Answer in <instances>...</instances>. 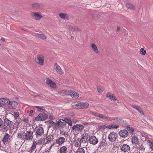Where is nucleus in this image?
<instances>
[{
    "instance_id": "nucleus-21",
    "label": "nucleus",
    "mask_w": 153,
    "mask_h": 153,
    "mask_svg": "<svg viewBox=\"0 0 153 153\" xmlns=\"http://www.w3.org/2000/svg\"><path fill=\"white\" fill-rule=\"evenodd\" d=\"M131 106L135 108V109L137 110V111H138L140 113L142 114V115H143V110L142 109H141V108H140V107H138V106H137V105H131Z\"/></svg>"
},
{
    "instance_id": "nucleus-24",
    "label": "nucleus",
    "mask_w": 153,
    "mask_h": 153,
    "mask_svg": "<svg viewBox=\"0 0 153 153\" xmlns=\"http://www.w3.org/2000/svg\"><path fill=\"white\" fill-rule=\"evenodd\" d=\"M89 107V104L88 102H80V108H87Z\"/></svg>"
},
{
    "instance_id": "nucleus-6",
    "label": "nucleus",
    "mask_w": 153,
    "mask_h": 153,
    "mask_svg": "<svg viewBox=\"0 0 153 153\" xmlns=\"http://www.w3.org/2000/svg\"><path fill=\"white\" fill-rule=\"evenodd\" d=\"M84 128L83 125L81 124H76L73 126L72 127V129L75 132H79L82 130Z\"/></svg>"
},
{
    "instance_id": "nucleus-11",
    "label": "nucleus",
    "mask_w": 153,
    "mask_h": 153,
    "mask_svg": "<svg viewBox=\"0 0 153 153\" xmlns=\"http://www.w3.org/2000/svg\"><path fill=\"white\" fill-rule=\"evenodd\" d=\"M54 67H55V69L56 70V72L60 74H63L64 73V72L62 69L59 66V65L57 64L56 62L54 64Z\"/></svg>"
},
{
    "instance_id": "nucleus-42",
    "label": "nucleus",
    "mask_w": 153,
    "mask_h": 153,
    "mask_svg": "<svg viewBox=\"0 0 153 153\" xmlns=\"http://www.w3.org/2000/svg\"><path fill=\"white\" fill-rule=\"evenodd\" d=\"M140 52L142 55H144L146 53V51L144 48H141L140 50Z\"/></svg>"
},
{
    "instance_id": "nucleus-63",
    "label": "nucleus",
    "mask_w": 153,
    "mask_h": 153,
    "mask_svg": "<svg viewBox=\"0 0 153 153\" xmlns=\"http://www.w3.org/2000/svg\"><path fill=\"white\" fill-rule=\"evenodd\" d=\"M17 124H18V125H19V123H17Z\"/></svg>"
},
{
    "instance_id": "nucleus-1",
    "label": "nucleus",
    "mask_w": 153,
    "mask_h": 153,
    "mask_svg": "<svg viewBox=\"0 0 153 153\" xmlns=\"http://www.w3.org/2000/svg\"><path fill=\"white\" fill-rule=\"evenodd\" d=\"M33 132L31 130L27 131L26 132L22 131L19 133L17 134V137L19 139H22L25 140H30L33 139Z\"/></svg>"
},
{
    "instance_id": "nucleus-28",
    "label": "nucleus",
    "mask_w": 153,
    "mask_h": 153,
    "mask_svg": "<svg viewBox=\"0 0 153 153\" xmlns=\"http://www.w3.org/2000/svg\"><path fill=\"white\" fill-rule=\"evenodd\" d=\"M64 121L67 123L70 126H72V123L71 119L68 117H65L64 118Z\"/></svg>"
},
{
    "instance_id": "nucleus-52",
    "label": "nucleus",
    "mask_w": 153,
    "mask_h": 153,
    "mask_svg": "<svg viewBox=\"0 0 153 153\" xmlns=\"http://www.w3.org/2000/svg\"><path fill=\"white\" fill-rule=\"evenodd\" d=\"M152 145V150H153V142H152V141H151L150 140H148V141Z\"/></svg>"
},
{
    "instance_id": "nucleus-13",
    "label": "nucleus",
    "mask_w": 153,
    "mask_h": 153,
    "mask_svg": "<svg viewBox=\"0 0 153 153\" xmlns=\"http://www.w3.org/2000/svg\"><path fill=\"white\" fill-rule=\"evenodd\" d=\"M90 113L94 116H96V117H98L102 119L104 121H105V116L103 115L102 114H100V113H97L96 112H94V111H91Z\"/></svg>"
},
{
    "instance_id": "nucleus-8",
    "label": "nucleus",
    "mask_w": 153,
    "mask_h": 153,
    "mask_svg": "<svg viewBox=\"0 0 153 153\" xmlns=\"http://www.w3.org/2000/svg\"><path fill=\"white\" fill-rule=\"evenodd\" d=\"M44 56L42 55H39L37 57L36 59V62L38 63L41 65H43L44 63Z\"/></svg>"
},
{
    "instance_id": "nucleus-16",
    "label": "nucleus",
    "mask_w": 153,
    "mask_h": 153,
    "mask_svg": "<svg viewBox=\"0 0 153 153\" xmlns=\"http://www.w3.org/2000/svg\"><path fill=\"white\" fill-rule=\"evenodd\" d=\"M119 134L120 136L123 137H127L128 135V131L127 130H126V129L120 130Z\"/></svg>"
},
{
    "instance_id": "nucleus-53",
    "label": "nucleus",
    "mask_w": 153,
    "mask_h": 153,
    "mask_svg": "<svg viewBox=\"0 0 153 153\" xmlns=\"http://www.w3.org/2000/svg\"><path fill=\"white\" fill-rule=\"evenodd\" d=\"M80 28L78 27H77V26H76V31H80Z\"/></svg>"
},
{
    "instance_id": "nucleus-18",
    "label": "nucleus",
    "mask_w": 153,
    "mask_h": 153,
    "mask_svg": "<svg viewBox=\"0 0 153 153\" xmlns=\"http://www.w3.org/2000/svg\"><path fill=\"white\" fill-rule=\"evenodd\" d=\"M65 141V138L63 137H60L57 138L56 140L57 144L59 145L62 144Z\"/></svg>"
},
{
    "instance_id": "nucleus-17",
    "label": "nucleus",
    "mask_w": 153,
    "mask_h": 153,
    "mask_svg": "<svg viewBox=\"0 0 153 153\" xmlns=\"http://www.w3.org/2000/svg\"><path fill=\"white\" fill-rule=\"evenodd\" d=\"M32 16H33L34 18L36 20H39L42 16L39 12H32L31 13Z\"/></svg>"
},
{
    "instance_id": "nucleus-40",
    "label": "nucleus",
    "mask_w": 153,
    "mask_h": 153,
    "mask_svg": "<svg viewBox=\"0 0 153 153\" xmlns=\"http://www.w3.org/2000/svg\"><path fill=\"white\" fill-rule=\"evenodd\" d=\"M82 143L81 141V139L79 141H75L74 142V146L76 147L80 146Z\"/></svg>"
},
{
    "instance_id": "nucleus-56",
    "label": "nucleus",
    "mask_w": 153,
    "mask_h": 153,
    "mask_svg": "<svg viewBox=\"0 0 153 153\" xmlns=\"http://www.w3.org/2000/svg\"><path fill=\"white\" fill-rule=\"evenodd\" d=\"M49 118H50V119H53V117H52L51 116H50V115L49 116Z\"/></svg>"
},
{
    "instance_id": "nucleus-30",
    "label": "nucleus",
    "mask_w": 153,
    "mask_h": 153,
    "mask_svg": "<svg viewBox=\"0 0 153 153\" xmlns=\"http://www.w3.org/2000/svg\"><path fill=\"white\" fill-rule=\"evenodd\" d=\"M68 148L66 146H62L59 149L60 153H66Z\"/></svg>"
},
{
    "instance_id": "nucleus-62",
    "label": "nucleus",
    "mask_w": 153,
    "mask_h": 153,
    "mask_svg": "<svg viewBox=\"0 0 153 153\" xmlns=\"http://www.w3.org/2000/svg\"><path fill=\"white\" fill-rule=\"evenodd\" d=\"M48 142V141H47V142L45 143L46 144H47V143Z\"/></svg>"
},
{
    "instance_id": "nucleus-54",
    "label": "nucleus",
    "mask_w": 153,
    "mask_h": 153,
    "mask_svg": "<svg viewBox=\"0 0 153 153\" xmlns=\"http://www.w3.org/2000/svg\"><path fill=\"white\" fill-rule=\"evenodd\" d=\"M34 111H33V110H31L30 111V114H32L33 113Z\"/></svg>"
},
{
    "instance_id": "nucleus-9",
    "label": "nucleus",
    "mask_w": 153,
    "mask_h": 153,
    "mask_svg": "<svg viewBox=\"0 0 153 153\" xmlns=\"http://www.w3.org/2000/svg\"><path fill=\"white\" fill-rule=\"evenodd\" d=\"M130 147L128 144H121L120 146V149L123 152H127L130 150Z\"/></svg>"
},
{
    "instance_id": "nucleus-39",
    "label": "nucleus",
    "mask_w": 153,
    "mask_h": 153,
    "mask_svg": "<svg viewBox=\"0 0 153 153\" xmlns=\"http://www.w3.org/2000/svg\"><path fill=\"white\" fill-rule=\"evenodd\" d=\"M127 131H128L129 133H133L134 131V129L133 127H127L126 128Z\"/></svg>"
},
{
    "instance_id": "nucleus-25",
    "label": "nucleus",
    "mask_w": 153,
    "mask_h": 153,
    "mask_svg": "<svg viewBox=\"0 0 153 153\" xmlns=\"http://www.w3.org/2000/svg\"><path fill=\"white\" fill-rule=\"evenodd\" d=\"M48 122L49 124V127H53L54 128H56L57 127V122L55 123L53 121H48Z\"/></svg>"
},
{
    "instance_id": "nucleus-15",
    "label": "nucleus",
    "mask_w": 153,
    "mask_h": 153,
    "mask_svg": "<svg viewBox=\"0 0 153 153\" xmlns=\"http://www.w3.org/2000/svg\"><path fill=\"white\" fill-rule=\"evenodd\" d=\"M89 141L90 144H96L98 142V139L95 136H92L91 137H90L89 138Z\"/></svg>"
},
{
    "instance_id": "nucleus-35",
    "label": "nucleus",
    "mask_w": 153,
    "mask_h": 153,
    "mask_svg": "<svg viewBox=\"0 0 153 153\" xmlns=\"http://www.w3.org/2000/svg\"><path fill=\"white\" fill-rule=\"evenodd\" d=\"M126 6L128 8H130V9H131V10H134V6L133 4H130V3H128L126 4Z\"/></svg>"
},
{
    "instance_id": "nucleus-26",
    "label": "nucleus",
    "mask_w": 153,
    "mask_h": 153,
    "mask_svg": "<svg viewBox=\"0 0 153 153\" xmlns=\"http://www.w3.org/2000/svg\"><path fill=\"white\" fill-rule=\"evenodd\" d=\"M35 35L36 37L40 38L41 39H46L47 38V36L44 35V34H40V33H36L35 34Z\"/></svg>"
},
{
    "instance_id": "nucleus-19",
    "label": "nucleus",
    "mask_w": 153,
    "mask_h": 153,
    "mask_svg": "<svg viewBox=\"0 0 153 153\" xmlns=\"http://www.w3.org/2000/svg\"><path fill=\"white\" fill-rule=\"evenodd\" d=\"M131 142L134 144H138L139 142V139L136 136H133L131 138Z\"/></svg>"
},
{
    "instance_id": "nucleus-34",
    "label": "nucleus",
    "mask_w": 153,
    "mask_h": 153,
    "mask_svg": "<svg viewBox=\"0 0 153 153\" xmlns=\"http://www.w3.org/2000/svg\"><path fill=\"white\" fill-rule=\"evenodd\" d=\"M106 144V140L104 139H102L99 143V146L101 147L103 146L104 145H105Z\"/></svg>"
},
{
    "instance_id": "nucleus-27",
    "label": "nucleus",
    "mask_w": 153,
    "mask_h": 153,
    "mask_svg": "<svg viewBox=\"0 0 153 153\" xmlns=\"http://www.w3.org/2000/svg\"><path fill=\"white\" fill-rule=\"evenodd\" d=\"M118 117H105V121H112V120H115V121H117L119 119Z\"/></svg>"
},
{
    "instance_id": "nucleus-22",
    "label": "nucleus",
    "mask_w": 153,
    "mask_h": 153,
    "mask_svg": "<svg viewBox=\"0 0 153 153\" xmlns=\"http://www.w3.org/2000/svg\"><path fill=\"white\" fill-rule=\"evenodd\" d=\"M91 48L96 53H99V51L98 49L97 46L94 43H92L91 45Z\"/></svg>"
},
{
    "instance_id": "nucleus-45",
    "label": "nucleus",
    "mask_w": 153,
    "mask_h": 153,
    "mask_svg": "<svg viewBox=\"0 0 153 153\" xmlns=\"http://www.w3.org/2000/svg\"><path fill=\"white\" fill-rule=\"evenodd\" d=\"M106 128H108V126H106V125H102L100 127V129H106Z\"/></svg>"
},
{
    "instance_id": "nucleus-12",
    "label": "nucleus",
    "mask_w": 153,
    "mask_h": 153,
    "mask_svg": "<svg viewBox=\"0 0 153 153\" xmlns=\"http://www.w3.org/2000/svg\"><path fill=\"white\" fill-rule=\"evenodd\" d=\"M117 137V135L115 133H110L108 137V138L109 140L113 142V141H114L116 140V139Z\"/></svg>"
},
{
    "instance_id": "nucleus-48",
    "label": "nucleus",
    "mask_w": 153,
    "mask_h": 153,
    "mask_svg": "<svg viewBox=\"0 0 153 153\" xmlns=\"http://www.w3.org/2000/svg\"><path fill=\"white\" fill-rule=\"evenodd\" d=\"M97 90L99 92H102L104 90L103 88H101L99 87V86L97 87Z\"/></svg>"
},
{
    "instance_id": "nucleus-60",
    "label": "nucleus",
    "mask_w": 153,
    "mask_h": 153,
    "mask_svg": "<svg viewBox=\"0 0 153 153\" xmlns=\"http://www.w3.org/2000/svg\"><path fill=\"white\" fill-rule=\"evenodd\" d=\"M74 37H73V36H71V39H73Z\"/></svg>"
},
{
    "instance_id": "nucleus-44",
    "label": "nucleus",
    "mask_w": 153,
    "mask_h": 153,
    "mask_svg": "<svg viewBox=\"0 0 153 153\" xmlns=\"http://www.w3.org/2000/svg\"><path fill=\"white\" fill-rule=\"evenodd\" d=\"M65 124L63 123L58 125V126L59 128H64V127H65Z\"/></svg>"
},
{
    "instance_id": "nucleus-49",
    "label": "nucleus",
    "mask_w": 153,
    "mask_h": 153,
    "mask_svg": "<svg viewBox=\"0 0 153 153\" xmlns=\"http://www.w3.org/2000/svg\"><path fill=\"white\" fill-rule=\"evenodd\" d=\"M51 137H53V136H51H51H48L46 138V139L47 140V141H51V140L52 139V138Z\"/></svg>"
},
{
    "instance_id": "nucleus-37",
    "label": "nucleus",
    "mask_w": 153,
    "mask_h": 153,
    "mask_svg": "<svg viewBox=\"0 0 153 153\" xmlns=\"http://www.w3.org/2000/svg\"><path fill=\"white\" fill-rule=\"evenodd\" d=\"M119 125H108V127L109 129H117L119 128Z\"/></svg>"
},
{
    "instance_id": "nucleus-61",
    "label": "nucleus",
    "mask_w": 153,
    "mask_h": 153,
    "mask_svg": "<svg viewBox=\"0 0 153 153\" xmlns=\"http://www.w3.org/2000/svg\"><path fill=\"white\" fill-rule=\"evenodd\" d=\"M1 45V42H0V45Z\"/></svg>"
},
{
    "instance_id": "nucleus-3",
    "label": "nucleus",
    "mask_w": 153,
    "mask_h": 153,
    "mask_svg": "<svg viewBox=\"0 0 153 153\" xmlns=\"http://www.w3.org/2000/svg\"><path fill=\"white\" fill-rule=\"evenodd\" d=\"M36 137H40L44 133V129L42 127L37 126L34 129Z\"/></svg>"
},
{
    "instance_id": "nucleus-59",
    "label": "nucleus",
    "mask_w": 153,
    "mask_h": 153,
    "mask_svg": "<svg viewBox=\"0 0 153 153\" xmlns=\"http://www.w3.org/2000/svg\"><path fill=\"white\" fill-rule=\"evenodd\" d=\"M24 121H27V119H25V120H24Z\"/></svg>"
},
{
    "instance_id": "nucleus-43",
    "label": "nucleus",
    "mask_w": 153,
    "mask_h": 153,
    "mask_svg": "<svg viewBox=\"0 0 153 153\" xmlns=\"http://www.w3.org/2000/svg\"><path fill=\"white\" fill-rule=\"evenodd\" d=\"M76 26H70L69 27V29L71 30L72 31H76Z\"/></svg>"
},
{
    "instance_id": "nucleus-14",
    "label": "nucleus",
    "mask_w": 153,
    "mask_h": 153,
    "mask_svg": "<svg viewBox=\"0 0 153 153\" xmlns=\"http://www.w3.org/2000/svg\"><path fill=\"white\" fill-rule=\"evenodd\" d=\"M46 84L49 85L53 88H56V85L55 83L54 82L52 81L51 79H47L46 81Z\"/></svg>"
},
{
    "instance_id": "nucleus-46",
    "label": "nucleus",
    "mask_w": 153,
    "mask_h": 153,
    "mask_svg": "<svg viewBox=\"0 0 153 153\" xmlns=\"http://www.w3.org/2000/svg\"><path fill=\"white\" fill-rule=\"evenodd\" d=\"M32 6L33 7L36 8V7H38L39 6V4H33L32 5Z\"/></svg>"
},
{
    "instance_id": "nucleus-33",
    "label": "nucleus",
    "mask_w": 153,
    "mask_h": 153,
    "mask_svg": "<svg viewBox=\"0 0 153 153\" xmlns=\"http://www.w3.org/2000/svg\"><path fill=\"white\" fill-rule=\"evenodd\" d=\"M8 101V99H5V98H1L0 99V104L1 105V106H2L1 104H7V102Z\"/></svg>"
},
{
    "instance_id": "nucleus-4",
    "label": "nucleus",
    "mask_w": 153,
    "mask_h": 153,
    "mask_svg": "<svg viewBox=\"0 0 153 153\" xmlns=\"http://www.w3.org/2000/svg\"><path fill=\"white\" fill-rule=\"evenodd\" d=\"M7 105L9 108L15 109L18 105V103L16 101H10L8 100L7 102Z\"/></svg>"
},
{
    "instance_id": "nucleus-5",
    "label": "nucleus",
    "mask_w": 153,
    "mask_h": 153,
    "mask_svg": "<svg viewBox=\"0 0 153 153\" xmlns=\"http://www.w3.org/2000/svg\"><path fill=\"white\" fill-rule=\"evenodd\" d=\"M12 125V121H10L8 119H5L4 121L2 129L5 130L7 129Z\"/></svg>"
},
{
    "instance_id": "nucleus-64",
    "label": "nucleus",
    "mask_w": 153,
    "mask_h": 153,
    "mask_svg": "<svg viewBox=\"0 0 153 153\" xmlns=\"http://www.w3.org/2000/svg\"><path fill=\"white\" fill-rule=\"evenodd\" d=\"M1 105H0V107H1Z\"/></svg>"
},
{
    "instance_id": "nucleus-20",
    "label": "nucleus",
    "mask_w": 153,
    "mask_h": 153,
    "mask_svg": "<svg viewBox=\"0 0 153 153\" xmlns=\"http://www.w3.org/2000/svg\"><path fill=\"white\" fill-rule=\"evenodd\" d=\"M59 15L62 19L64 20H68V19L69 16L67 14L63 13H60Z\"/></svg>"
},
{
    "instance_id": "nucleus-41",
    "label": "nucleus",
    "mask_w": 153,
    "mask_h": 153,
    "mask_svg": "<svg viewBox=\"0 0 153 153\" xmlns=\"http://www.w3.org/2000/svg\"><path fill=\"white\" fill-rule=\"evenodd\" d=\"M45 141V139L44 138H41L39 139V140L37 142V144H38L39 145H41L42 144V143H43V142H44Z\"/></svg>"
},
{
    "instance_id": "nucleus-7",
    "label": "nucleus",
    "mask_w": 153,
    "mask_h": 153,
    "mask_svg": "<svg viewBox=\"0 0 153 153\" xmlns=\"http://www.w3.org/2000/svg\"><path fill=\"white\" fill-rule=\"evenodd\" d=\"M48 115L46 114H42L40 113L35 118V120L36 121H40V120H45L48 118Z\"/></svg>"
},
{
    "instance_id": "nucleus-36",
    "label": "nucleus",
    "mask_w": 153,
    "mask_h": 153,
    "mask_svg": "<svg viewBox=\"0 0 153 153\" xmlns=\"http://www.w3.org/2000/svg\"><path fill=\"white\" fill-rule=\"evenodd\" d=\"M35 107L39 111L42 112V113H44L45 111V110L44 109L43 107H40V106H35Z\"/></svg>"
},
{
    "instance_id": "nucleus-29",
    "label": "nucleus",
    "mask_w": 153,
    "mask_h": 153,
    "mask_svg": "<svg viewBox=\"0 0 153 153\" xmlns=\"http://www.w3.org/2000/svg\"><path fill=\"white\" fill-rule=\"evenodd\" d=\"M10 134H7V133H6L4 136L3 138L2 139V141L4 143H5V142H7V141H8L9 138L10 137Z\"/></svg>"
},
{
    "instance_id": "nucleus-10",
    "label": "nucleus",
    "mask_w": 153,
    "mask_h": 153,
    "mask_svg": "<svg viewBox=\"0 0 153 153\" xmlns=\"http://www.w3.org/2000/svg\"><path fill=\"white\" fill-rule=\"evenodd\" d=\"M89 137L90 136L88 133H84L82 135L81 141L82 143L86 142V141H89Z\"/></svg>"
},
{
    "instance_id": "nucleus-58",
    "label": "nucleus",
    "mask_w": 153,
    "mask_h": 153,
    "mask_svg": "<svg viewBox=\"0 0 153 153\" xmlns=\"http://www.w3.org/2000/svg\"><path fill=\"white\" fill-rule=\"evenodd\" d=\"M120 27H117V30L118 31H119V30H120Z\"/></svg>"
},
{
    "instance_id": "nucleus-2",
    "label": "nucleus",
    "mask_w": 153,
    "mask_h": 153,
    "mask_svg": "<svg viewBox=\"0 0 153 153\" xmlns=\"http://www.w3.org/2000/svg\"><path fill=\"white\" fill-rule=\"evenodd\" d=\"M58 93L62 95H70L72 98H77L79 97V94L77 93L69 90H62L59 91Z\"/></svg>"
},
{
    "instance_id": "nucleus-23",
    "label": "nucleus",
    "mask_w": 153,
    "mask_h": 153,
    "mask_svg": "<svg viewBox=\"0 0 153 153\" xmlns=\"http://www.w3.org/2000/svg\"><path fill=\"white\" fill-rule=\"evenodd\" d=\"M71 107L73 108H80V102H78L77 103H73L71 105Z\"/></svg>"
},
{
    "instance_id": "nucleus-51",
    "label": "nucleus",
    "mask_w": 153,
    "mask_h": 153,
    "mask_svg": "<svg viewBox=\"0 0 153 153\" xmlns=\"http://www.w3.org/2000/svg\"><path fill=\"white\" fill-rule=\"evenodd\" d=\"M3 121L0 116V127H1L2 125Z\"/></svg>"
},
{
    "instance_id": "nucleus-55",
    "label": "nucleus",
    "mask_w": 153,
    "mask_h": 153,
    "mask_svg": "<svg viewBox=\"0 0 153 153\" xmlns=\"http://www.w3.org/2000/svg\"><path fill=\"white\" fill-rule=\"evenodd\" d=\"M1 39L2 41H5V38H3V37H2L1 38Z\"/></svg>"
},
{
    "instance_id": "nucleus-31",
    "label": "nucleus",
    "mask_w": 153,
    "mask_h": 153,
    "mask_svg": "<svg viewBox=\"0 0 153 153\" xmlns=\"http://www.w3.org/2000/svg\"><path fill=\"white\" fill-rule=\"evenodd\" d=\"M107 97H109L111 100H117V98L116 97L113 95H111L110 93L107 94Z\"/></svg>"
},
{
    "instance_id": "nucleus-32",
    "label": "nucleus",
    "mask_w": 153,
    "mask_h": 153,
    "mask_svg": "<svg viewBox=\"0 0 153 153\" xmlns=\"http://www.w3.org/2000/svg\"><path fill=\"white\" fill-rule=\"evenodd\" d=\"M37 144V143L36 141H34L33 142V143L31 147L30 150L31 152H33L34 149L36 148V145Z\"/></svg>"
},
{
    "instance_id": "nucleus-38",
    "label": "nucleus",
    "mask_w": 153,
    "mask_h": 153,
    "mask_svg": "<svg viewBox=\"0 0 153 153\" xmlns=\"http://www.w3.org/2000/svg\"><path fill=\"white\" fill-rule=\"evenodd\" d=\"M76 153H85V151L84 149L78 148L76 150Z\"/></svg>"
},
{
    "instance_id": "nucleus-50",
    "label": "nucleus",
    "mask_w": 153,
    "mask_h": 153,
    "mask_svg": "<svg viewBox=\"0 0 153 153\" xmlns=\"http://www.w3.org/2000/svg\"><path fill=\"white\" fill-rule=\"evenodd\" d=\"M62 121H65V119L64 120H63V119H60L59 120V121L58 122H57V127L58 126V124H59V123H62Z\"/></svg>"
},
{
    "instance_id": "nucleus-47",
    "label": "nucleus",
    "mask_w": 153,
    "mask_h": 153,
    "mask_svg": "<svg viewBox=\"0 0 153 153\" xmlns=\"http://www.w3.org/2000/svg\"><path fill=\"white\" fill-rule=\"evenodd\" d=\"M19 115V112H15L14 113V117L16 118H17L18 117Z\"/></svg>"
},
{
    "instance_id": "nucleus-57",
    "label": "nucleus",
    "mask_w": 153,
    "mask_h": 153,
    "mask_svg": "<svg viewBox=\"0 0 153 153\" xmlns=\"http://www.w3.org/2000/svg\"><path fill=\"white\" fill-rule=\"evenodd\" d=\"M52 145H51V146H50V148L49 149V150H51V148L52 147Z\"/></svg>"
}]
</instances>
